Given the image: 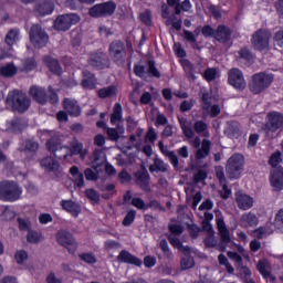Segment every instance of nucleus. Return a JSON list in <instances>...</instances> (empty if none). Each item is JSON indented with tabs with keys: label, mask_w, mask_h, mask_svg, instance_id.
I'll list each match as a JSON object with an SVG mask.
<instances>
[{
	"label": "nucleus",
	"mask_w": 283,
	"mask_h": 283,
	"mask_svg": "<svg viewBox=\"0 0 283 283\" xmlns=\"http://www.w3.org/2000/svg\"><path fill=\"white\" fill-rule=\"evenodd\" d=\"M49 36L39 24H34L30 31V41L34 48H43L48 43Z\"/></svg>",
	"instance_id": "obj_8"
},
{
	"label": "nucleus",
	"mask_w": 283,
	"mask_h": 283,
	"mask_svg": "<svg viewBox=\"0 0 283 283\" xmlns=\"http://www.w3.org/2000/svg\"><path fill=\"white\" fill-rule=\"evenodd\" d=\"M228 258L232 260V262L235 263L237 266H240L242 264V256L238 254V252H228Z\"/></svg>",
	"instance_id": "obj_58"
},
{
	"label": "nucleus",
	"mask_w": 283,
	"mask_h": 283,
	"mask_svg": "<svg viewBox=\"0 0 283 283\" xmlns=\"http://www.w3.org/2000/svg\"><path fill=\"white\" fill-rule=\"evenodd\" d=\"M60 206L62 207L63 211H66V213H70L73 218H78L81 214L82 208L81 205L67 199H63L60 201Z\"/></svg>",
	"instance_id": "obj_14"
},
{
	"label": "nucleus",
	"mask_w": 283,
	"mask_h": 283,
	"mask_svg": "<svg viewBox=\"0 0 283 283\" xmlns=\"http://www.w3.org/2000/svg\"><path fill=\"white\" fill-rule=\"evenodd\" d=\"M116 11V3L114 2H105L102 4H95L90 8L88 14L93 19H97L98 17H111Z\"/></svg>",
	"instance_id": "obj_7"
},
{
	"label": "nucleus",
	"mask_w": 283,
	"mask_h": 283,
	"mask_svg": "<svg viewBox=\"0 0 283 283\" xmlns=\"http://www.w3.org/2000/svg\"><path fill=\"white\" fill-rule=\"evenodd\" d=\"M118 262H124L125 264H134L135 266H142L143 261L132 253L127 252V250H123L118 256H117Z\"/></svg>",
	"instance_id": "obj_17"
},
{
	"label": "nucleus",
	"mask_w": 283,
	"mask_h": 283,
	"mask_svg": "<svg viewBox=\"0 0 283 283\" xmlns=\"http://www.w3.org/2000/svg\"><path fill=\"white\" fill-rule=\"evenodd\" d=\"M106 134L111 140H118L120 138V134H125V129L119 128V132L116 128H107Z\"/></svg>",
	"instance_id": "obj_47"
},
{
	"label": "nucleus",
	"mask_w": 283,
	"mask_h": 283,
	"mask_svg": "<svg viewBox=\"0 0 283 283\" xmlns=\"http://www.w3.org/2000/svg\"><path fill=\"white\" fill-rule=\"evenodd\" d=\"M107 157L102 150H95L93 154L92 167L95 171H101V168L106 165Z\"/></svg>",
	"instance_id": "obj_21"
},
{
	"label": "nucleus",
	"mask_w": 283,
	"mask_h": 283,
	"mask_svg": "<svg viewBox=\"0 0 283 283\" xmlns=\"http://www.w3.org/2000/svg\"><path fill=\"white\" fill-rule=\"evenodd\" d=\"M160 151L161 154H164V156H167V158H169L174 167H178L179 161H178V156H176V153L170 151L169 148H167V146H164V148H161Z\"/></svg>",
	"instance_id": "obj_39"
},
{
	"label": "nucleus",
	"mask_w": 283,
	"mask_h": 283,
	"mask_svg": "<svg viewBox=\"0 0 283 283\" xmlns=\"http://www.w3.org/2000/svg\"><path fill=\"white\" fill-rule=\"evenodd\" d=\"M109 54L114 61H120L125 56V45L122 42H113L109 46Z\"/></svg>",
	"instance_id": "obj_18"
},
{
	"label": "nucleus",
	"mask_w": 283,
	"mask_h": 283,
	"mask_svg": "<svg viewBox=\"0 0 283 283\" xmlns=\"http://www.w3.org/2000/svg\"><path fill=\"white\" fill-rule=\"evenodd\" d=\"M81 22V15L76 13H67L59 15L54 21V29L61 32H67L72 25Z\"/></svg>",
	"instance_id": "obj_5"
},
{
	"label": "nucleus",
	"mask_w": 283,
	"mask_h": 283,
	"mask_svg": "<svg viewBox=\"0 0 283 283\" xmlns=\"http://www.w3.org/2000/svg\"><path fill=\"white\" fill-rule=\"evenodd\" d=\"M18 227L20 231H30V227H31L30 220L18 218Z\"/></svg>",
	"instance_id": "obj_53"
},
{
	"label": "nucleus",
	"mask_w": 283,
	"mask_h": 283,
	"mask_svg": "<svg viewBox=\"0 0 283 283\" xmlns=\"http://www.w3.org/2000/svg\"><path fill=\"white\" fill-rule=\"evenodd\" d=\"M63 107L70 116H81V106L74 99L65 98L63 101Z\"/></svg>",
	"instance_id": "obj_19"
},
{
	"label": "nucleus",
	"mask_w": 283,
	"mask_h": 283,
	"mask_svg": "<svg viewBox=\"0 0 283 283\" xmlns=\"http://www.w3.org/2000/svg\"><path fill=\"white\" fill-rule=\"evenodd\" d=\"M270 182L274 191H282L283 189V169L282 168L275 169L272 171Z\"/></svg>",
	"instance_id": "obj_16"
},
{
	"label": "nucleus",
	"mask_w": 283,
	"mask_h": 283,
	"mask_svg": "<svg viewBox=\"0 0 283 283\" xmlns=\"http://www.w3.org/2000/svg\"><path fill=\"white\" fill-rule=\"evenodd\" d=\"M56 241L61 244V247H64L70 251V253H74L76 251V241L74 240V237L70 234V232L65 230H61L56 234Z\"/></svg>",
	"instance_id": "obj_10"
},
{
	"label": "nucleus",
	"mask_w": 283,
	"mask_h": 283,
	"mask_svg": "<svg viewBox=\"0 0 283 283\" xmlns=\"http://www.w3.org/2000/svg\"><path fill=\"white\" fill-rule=\"evenodd\" d=\"M280 163H282V153H280V150H277L271 155L270 165L272 167H277V165H280Z\"/></svg>",
	"instance_id": "obj_51"
},
{
	"label": "nucleus",
	"mask_w": 283,
	"mask_h": 283,
	"mask_svg": "<svg viewBox=\"0 0 283 283\" xmlns=\"http://www.w3.org/2000/svg\"><path fill=\"white\" fill-rule=\"evenodd\" d=\"M148 72L150 76H155V78H160V72L156 69V63L154 61L148 62Z\"/></svg>",
	"instance_id": "obj_55"
},
{
	"label": "nucleus",
	"mask_w": 283,
	"mask_h": 283,
	"mask_svg": "<svg viewBox=\"0 0 283 283\" xmlns=\"http://www.w3.org/2000/svg\"><path fill=\"white\" fill-rule=\"evenodd\" d=\"M271 39V32L266 30H259L252 35V45L255 50L262 51L269 48V40Z\"/></svg>",
	"instance_id": "obj_9"
},
{
	"label": "nucleus",
	"mask_w": 283,
	"mask_h": 283,
	"mask_svg": "<svg viewBox=\"0 0 283 283\" xmlns=\"http://www.w3.org/2000/svg\"><path fill=\"white\" fill-rule=\"evenodd\" d=\"M99 98H112V96H116L118 94V88L116 86H107L104 88H101L97 92Z\"/></svg>",
	"instance_id": "obj_34"
},
{
	"label": "nucleus",
	"mask_w": 283,
	"mask_h": 283,
	"mask_svg": "<svg viewBox=\"0 0 283 283\" xmlns=\"http://www.w3.org/2000/svg\"><path fill=\"white\" fill-rule=\"evenodd\" d=\"M168 239H169L170 244L175 249H178L179 251H181V253H190L189 247L182 245V243L180 242V239L176 238V235H169Z\"/></svg>",
	"instance_id": "obj_36"
},
{
	"label": "nucleus",
	"mask_w": 283,
	"mask_h": 283,
	"mask_svg": "<svg viewBox=\"0 0 283 283\" xmlns=\"http://www.w3.org/2000/svg\"><path fill=\"white\" fill-rule=\"evenodd\" d=\"M132 205L136 207V209H147V205H145V201L140 198H133Z\"/></svg>",
	"instance_id": "obj_62"
},
{
	"label": "nucleus",
	"mask_w": 283,
	"mask_h": 283,
	"mask_svg": "<svg viewBox=\"0 0 283 283\" xmlns=\"http://www.w3.org/2000/svg\"><path fill=\"white\" fill-rule=\"evenodd\" d=\"M39 136L42 140L50 138L46 143V149L51 154H55L56 158H63L66 163H72V156L75 155H78L82 160H85V156H87V149L83 148L82 143L75 142L72 148L61 146V135L54 130H40Z\"/></svg>",
	"instance_id": "obj_1"
},
{
	"label": "nucleus",
	"mask_w": 283,
	"mask_h": 283,
	"mask_svg": "<svg viewBox=\"0 0 283 283\" xmlns=\"http://www.w3.org/2000/svg\"><path fill=\"white\" fill-rule=\"evenodd\" d=\"M283 125V116L279 112H272L268 114L266 129L269 132H277Z\"/></svg>",
	"instance_id": "obj_13"
},
{
	"label": "nucleus",
	"mask_w": 283,
	"mask_h": 283,
	"mask_svg": "<svg viewBox=\"0 0 283 283\" xmlns=\"http://www.w3.org/2000/svg\"><path fill=\"white\" fill-rule=\"evenodd\" d=\"M211 150V140L203 139L201 143V148L197 150L196 157L200 160L202 158H207L209 156V151Z\"/></svg>",
	"instance_id": "obj_29"
},
{
	"label": "nucleus",
	"mask_w": 283,
	"mask_h": 283,
	"mask_svg": "<svg viewBox=\"0 0 283 283\" xmlns=\"http://www.w3.org/2000/svg\"><path fill=\"white\" fill-rule=\"evenodd\" d=\"M274 40L276 45H280V48H283V29L279 30L275 35Z\"/></svg>",
	"instance_id": "obj_64"
},
{
	"label": "nucleus",
	"mask_w": 283,
	"mask_h": 283,
	"mask_svg": "<svg viewBox=\"0 0 283 283\" xmlns=\"http://www.w3.org/2000/svg\"><path fill=\"white\" fill-rule=\"evenodd\" d=\"M235 202L242 211H249L253 207V198L243 192H237Z\"/></svg>",
	"instance_id": "obj_15"
},
{
	"label": "nucleus",
	"mask_w": 283,
	"mask_h": 283,
	"mask_svg": "<svg viewBox=\"0 0 283 283\" xmlns=\"http://www.w3.org/2000/svg\"><path fill=\"white\" fill-rule=\"evenodd\" d=\"M45 63L48 67L51 70V72H53L54 74H61V65H59V61H56V59L46 57Z\"/></svg>",
	"instance_id": "obj_38"
},
{
	"label": "nucleus",
	"mask_w": 283,
	"mask_h": 283,
	"mask_svg": "<svg viewBox=\"0 0 283 283\" xmlns=\"http://www.w3.org/2000/svg\"><path fill=\"white\" fill-rule=\"evenodd\" d=\"M82 87L84 90H94L96 87V77L90 71H83Z\"/></svg>",
	"instance_id": "obj_24"
},
{
	"label": "nucleus",
	"mask_w": 283,
	"mask_h": 283,
	"mask_svg": "<svg viewBox=\"0 0 283 283\" xmlns=\"http://www.w3.org/2000/svg\"><path fill=\"white\" fill-rule=\"evenodd\" d=\"M274 227L279 229V231H283V208L275 213Z\"/></svg>",
	"instance_id": "obj_49"
},
{
	"label": "nucleus",
	"mask_w": 283,
	"mask_h": 283,
	"mask_svg": "<svg viewBox=\"0 0 283 283\" xmlns=\"http://www.w3.org/2000/svg\"><path fill=\"white\" fill-rule=\"evenodd\" d=\"M140 136H143V129H138L137 135L130 136V143L136 149H140V144H138L140 142Z\"/></svg>",
	"instance_id": "obj_54"
},
{
	"label": "nucleus",
	"mask_w": 283,
	"mask_h": 283,
	"mask_svg": "<svg viewBox=\"0 0 283 283\" xmlns=\"http://www.w3.org/2000/svg\"><path fill=\"white\" fill-rule=\"evenodd\" d=\"M217 41H221V43H224V41H229L231 39V30L227 29V27H219L216 33Z\"/></svg>",
	"instance_id": "obj_33"
},
{
	"label": "nucleus",
	"mask_w": 283,
	"mask_h": 283,
	"mask_svg": "<svg viewBox=\"0 0 283 283\" xmlns=\"http://www.w3.org/2000/svg\"><path fill=\"white\" fill-rule=\"evenodd\" d=\"M186 256L181 259V269L187 271V269H192L195 262L193 258L189 256V252H184Z\"/></svg>",
	"instance_id": "obj_46"
},
{
	"label": "nucleus",
	"mask_w": 283,
	"mask_h": 283,
	"mask_svg": "<svg viewBox=\"0 0 283 283\" xmlns=\"http://www.w3.org/2000/svg\"><path fill=\"white\" fill-rule=\"evenodd\" d=\"M179 125L186 138H193V136H196V132H193V128H191L190 120H187L186 118H179Z\"/></svg>",
	"instance_id": "obj_27"
},
{
	"label": "nucleus",
	"mask_w": 283,
	"mask_h": 283,
	"mask_svg": "<svg viewBox=\"0 0 283 283\" xmlns=\"http://www.w3.org/2000/svg\"><path fill=\"white\" fill-rule=\"evenodd\" d=\"M228 81L235 90H244V87H247V81H244V75L240 69H231L229 71Z\"/></svg>",
	"instance_id": "obj_11"
},
{
	"label": "nucleus",
	"mask_w": 283,
	"mask_h": 283,
	"mask_svg": "<svg viewBox=\"0 0 283 283\" xmlns=\"http://www.w3.org/2000/svg\"><path fill=\"white\" fill-rule=\"evenodd\" d=\"M2 76H14L17 74V66L14 64H7L0 69Z\"/></svg>",
	"instance_id": "obj_45"
},
{
	"label": "nucleus",
	"mask_w": 283,
	"mask_h": 283,
	"mask_svg": "<svg viewBox=\"0 0 283 283\" xmlns=\"http://www.w3.org/2000/svg\"><path fill=\"white\" fill-rule=\"evenodd\" d=\"M135 218H136V210H130L124 218L123 226L129 227V224H132V222H134Z\"/></svg>",
	"instance_id": "obj_56"
},
{
	"label": "nucleus",
	"mask_w": 283,
	"mask_h": 283,
	"mask_svg": "<svg viewBox=\"0 0 283 283\" xmlns=\"http://www.w3.org/2000/svg\"><path fill=\"white\" fill-rule=\"evenodd\" d=\"M202 76L206 81H216V78L220 77V72L218 69H208L205 71Z\"/></svg>",
	"instance_id": "obj_44"
},
{
	"label": "nucleus",
	"mask_w": 283,
	"mask_h": 283,
	"mask_svg": "<svg viewBox=\"0 0 283 283\" xmlns=\"http://www.w3.org/2000/svg\"><path fill=\"white\" fill-rule=\"evenodd\" d=\"M168 169H169V165L165 164V161H163V159H160V158H155L154 164L150 165V167H149V171H151V174H154V171L165 172Z\"/></svg>",
	"instance_id": "obj_32"
},
{
	"label": "nucleus",
	"mask_w": 283,
	"mask_h": 283,
	"mask_svg": "<svg viewBox=\"0 0 283 283\" xmlns=\"http://www.w3.org/2000/svg\"><path fill=\"white\" fill-rule=\"evenodd\" d=\"M36 149H39V144L34 140H28L25 143V154H28V151H31L32 154H34V151H36Z\"/></svg>",
	"instance_id": "obj_60"
},
{
	"label": "nucleus",
	"mask_w": 283,
	"mask_h": 283,
	"mask_svg": "<svg viewBox=\"0 0 283 283\" xmlns=\"http://www.w3.org/2000/svg\"><path fill=\"white\" fill-rule=\"evenodd\" d=\"M14 258L17 264H23L28 260V252L25 250H18Z\"/></svg>",
	"instance_id": "obj_52"
},
{
	"label": "nucleus",
	"mask_w": 283,
	"mask_h": 283,
	"mask_svg": "<svg viewBox=\"0 0 283 283\" xmlns=\"http://www.w3.org/2000/svg\"><path fill=\"white\" fill-rule=\"evenodd\" d=\"M19 41V30H10L6 35L7 45H14Z\"/></svg>",
	"instance_id": "obj_40"
},
{
	"label": "nucleus",
	"mask_w": 283,
	"mask_h": 283,
	"mask_svg": "<svg viewBox=\"0 0 283 283\" xmlns=\"http://www.w3.org/2000/svg\"><path fill=\"white\" fill-rule=\"evenodd\" d=\"M7 105L12 107V109H15V112L23 113L30 107V98H28L25 93L12 91L7 97Z\"/></svg>",
	"instance_id": "obj_3"
},
{
	"label": "nucleus",
	"mask_w": 283,
	"mask_h": 283,
	"mask_svg": "<svg viewBox=\"0 0 283 283\" xmlns=\"http://www.w3.org/2000/svg\"><path fill=\"white\" fill-rule=\"evenodd\" d=\"M273 233L272 229H269L266 227H261L253 231L252 235L253 238H258L259 240H262V238H266V235H271Z\"/></svg>",
	"instance_id": "obj_42"
},
{
	"label": "nucleus",
	"mask_w": 283,
	"mask_h": 283,
	"mask_svg": "<svg viewBox=\"0 0 283 283\" xmlns=\"http://www.w3.org/2000/svg\"><path fill=\"white\" fill-rule=\"evenodd\" d=\"M23 189L14 181L0 182V200L4 202H17L21 198Z\"/></svg>",
	"instance_id": "obj_2"
},
{
	"label": "nucleus",
	"mask_w": 283,
	"mask_h": 283,
	"mask_svg": "<svg viewBox=\"0 0 283 283\" xmlns=\"http://www.w3.org/2000/svg\"><path fill=\"white\" fill-rule=\"evenodd\" d=\"M70 174L73 178L74 187L76 189H83V187H85V179L82 172L78 170V167L76 166L71 167Z\"/></svg>",
	"instance_id": "obj_23"
},
{
	"label": "nucleus",
	"mask_w": 283,
	"mask_h": 283,
	"mask_svg": "<svg viewBox=\"0 0 283 283\" xmlns=\"http://www.w3.org/2000/svg\"><path fill=\"white\" fill-rule=\"evenodd\" d=\"M273 74L271 73H258L252 77V83L250 84V90L253 94H260L266 90L273 83Z\"/></svg>",
	"instance_id": "obj_4"
},
{
	"label": "nucleus",
	"mask_w": 283,
	"mask_h": 283,
	"mask_svg": "<svg viewBox=\"0 0 283 283\" xmlns=\"http://www.w3.org/2000/svg\"><path fill=\"white\" fill-rule=\"evenodd\" d=\"M46 283H63V279L59 277L54 272L49 273Z\"/></svg>",
	"instance_id": "obj_63"
},
{
	"label": "nucleus",
	"mask_w": 283,
	"mask_h": 283,
	"mask_svg": "<svg viewBox=\"0 0 283 283\" xmlns=\"http://www.w3.org/2000/svg\"><path fill=\"white\" fill-rule=\"evenodd\" d=\"M193 129L196 134H199V136H205V138H209V136H211V134L209 133V126L202 120L196 122L193 124Z\"/></svg>",
	"instance_id": "obj_30"
},
{
	"label": "nucleus",
	"mask_w": 283,
	"mask_h": 283,
	"mask_svg": "<svg viewBox=\"0 0 283 283\" xmlns=\"http://www.w3.org/2000/svg\"><path fill=\"white\" fill-rule=\"evenodd\" d=\"M256 271L264 277L269 280L271 277V263L266 259H262L256 264Z\"/></svg>",
	"instance_id": "obj_25"
},
{
	"label": "nucleus",
	"mask_w": 283,
	"mask_h": 283,
	"mask_svg": "<svg viewBox=\"0 0 283 283\" xmlns=\"http://www.w3.org/2000/svg\"><path fill=\"white\" fill-rule=\"evenodd\" d=\"M104 60H105L104 54L96 56V53H94L90 56L88 63H90V65H93V67H103Z\"/></svg>",
	"instance_id": "obj_43"
},
{
	"label": "nucleus",
	"mask_w": 283,
	"mask_h": 283,
	"mask_svg": "<svg viewBox=\"0 0 283 283\" xmlns=\"http://www.w3.org/2000/svg\"><path fill=\"white\" fill-rule=\"evenodd\" d=\"M36 12L40 14V17L52 14V12H54V3L44 2L38 7Z\"/></svg>",
	"instance_id": "obj_35"
},
{
	"label": "nucleus",
	"mask_w": 283,
	"mask_h": 283,
	"mask_svg": "<svg viewBox=\"0 0 283 283\" xmlns=\"http://www.w3.org/2000/svg\"><path fill=\"white\" fill-rule=\"evenodd\" d=\"M244 168V156L234 154L228 159L227 174L229 178H240V171Z\"/></svg>",
	"instance_id": "obj_6"
},
{
	"label": "nucleus",
	"mask_w": 283,
	"mask_h": 283,
	"mask_svg": "<svg viewBox=\"0 0 283 283\" xmlns=\"http://www.w3.org/2000/svg\"><path fill=\"white\" fill-rule=\"evenodd\" d=\"M217 178L220 182V185H222V191H221V196L222 198H224V200H227V198H229V196H231V190H229V188H227V182L224 180V171L221 168H217Z\"/></svg>",
	"instance_id": "obj_26"
},
{
	"label": "nucleus",
	"mask_w": 283,
	"mask_h": 283,
	"mask_svg": "<svg viewBox=\"0 0 283 283\" xmlns=\"http://www.w3.org/2000/svg\"><path fill=\"white\" fill-rule=\"evenodd\" d=\"M29 94L41 105H45V103H48V95L45 94V91L39 86H32Z\"/></svg>",
	"instance_id": "obj_20"
},
{
	"label": "nucleus",
	"mask_w": 283,
	"mask_h": 283,
	"mask_svg": "<svg viewBox=\"0 0 283 283\" xmlns=\"http://www.w3.org/2000/svg\"><path fill=\"white\" fill-rule=\"evenodd\" d=\"M123 120V106L119 103L114 105L113 114L111 115V123L113 125H118Z\"/></svg>",
	"instance_id": "obj_31"
},
{
	"label": "nucleus",
	"mask_w": 283,
	"mask_h": 283,
	"mask_svg": "<svg viewBox=\"0 0 283 283\" xmlns=\"http://www.w3.org/2000/svg\"><path fill=\"white\" fill-rule=\"evenodd\" d=\"M86 193V197L90 199V200H93V202H98V200H101V196L98 195V192L94 189H87L85 191Z\"/></svg>",
	"instance_id": "obj_57"
},
{
	"label": "nucleus",
	"mask_w": 283,
	"mask_h": 283,
	"mask_svg": "<svg viewBox=\"0 0 283 283\" xmlns=\"http://www.w3.org/2000/svg\"><path fill=\"white\" fill-rule=\"evenodd\" d=\"M40 166L42 169H44V171H57L59 167H61L59 161L52 156L41 159Z\"/></svg>",
	"instance_id": "obj_22"
},
{
	"label": "nucleus",
	"mask_w": 283,
	"mask_h": 283,
	"mask_svg": "<svg viewBox=\"0 0 283 283\" xmlns=\"http://www.w3.org/2000/svg\"><path fill=\"white\" fill-rule=\"evenodd\" d=\"M0 211H1V219L2 220H14V218H17V212H14V210L10 207H0Z\"/></svg>",
	"instance_id": "obj_37"
},
{
	"label": "nucleus",
	"mask_w": 283,
	"mask_h": 283,
	"mask_svg": "<svg viewBox=\"0 0 283 283\" xmlns=\"http://www.w3.org/2000/svg\"><path fill=\"white\" fill-rule=\"evenodd\" d=\"M27 240L31 244H36L39 242H43L44 238H43V234L41 232L29 231V233L27 235Z\"/></svg>",
	"instance_id": "obj_41"
},
{
	"label": "nucleus",
	"mask_w": 283,
	"mask_h": 283,
	"mask_svg": "<svg viewBox=\"0 0 283 283\" xmlns=\"http://www.w3.org/2000/svg\"><path fill=\"white\" fill-rule=\"evenodd\" d=\"M137 179H138V184L140 185L142 189H144V191H149V175H147V172H144Z\"/></svg>",
	"instance_id": "obj_50"
},
{
	"label": "nucleus",
	"mask_w": 283,
	"mask_h": 283,
	"mask_svg": "<svg viewBox=\"0 0 283 283\" xmlns=\"http://www.w3.org/2000/svg\"><path fill=\"white\" fill-rule=\"evenodd\" d=\"M80 258L83 260V262H86V264H95L96 256L92 253H83L80 255Z\"/></svg>",
	"instance_id": "obj_59"
},
{
	"label": "nucleus",
	"mask_w": 283,
	"mask_h": 283,
	"mask_svg": "<svg viewBox=\"0 0 283 283\" xmlns=\"http://www.w3.org/2000/svg\"><path fill=\"white\" fill-rule=\"evenodd\" d=\"M218 260L221 266H226V270L228 271V273L233 274L235 270L233 269V265L229 263V260L227 259V256H224V254H220L218 256Z\"/></svg>",
	"instance_id": "obj_48"
},
{
	"label": "nucleus",
	"mask_w": 283,
	"mask_h": 283,
	"mask_svg": "<svg viewBox=\"0 0 283 283\" xmlns=\"http://www.w3.org/2000/svg\"><path fill=\"white\" fill-rule=\"evenodd\" d=\"M258 222V216L253 212H245L241 216V224L243 227H255Z\"/></svg>",
	"instance_id": "obj_28"
},
{
	"label": "nucleus",
	"mask_w": 283,
	"mask_h": 283,
	"mask_svg": "<svg viewBox=\"0 0 283 283\" xmlns=\"http://www.w3.org/2000/svg\"><path fill=\"white\" fill-rule=\"evenodd\" d=\"M84 176L86 180H98V171L95 172L92 168H87L84 171Z\"/></svg>",
	"instance_id": "obj_61"
},
{
	"label": "nucleus",
	"mask_w": 283,
	"mask_h": 283,
	"mask_svg": "<svg viewBox=\"0 0 283 283\" xmlns=\"http://www.w3.org/2000/svg\"><path fill=\"white\" fill-rule=\"evenodd\" d=\"M216 222L222 242L224 244H229V242H231V234L229 232V229H227V224L224 223V219L222 218V212L216 211Z\"/></svg>",
	"instance_id": "obj_12"
}]
</instances>
